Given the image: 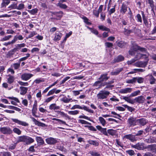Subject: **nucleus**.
Returning <instances> with one entry per match:
<instances>
[{
	"label": "nucleus",
	"instance_id": "nucleus-1",
	"mask_svg": "<svg viewBox=\"0 0 156 156\" xmlns=\"http://www.w3.org/2000/svg\"><path fill=\"white\" fill-rule=\"evenodd\" d=\"M25 45L26 44L25 43L17 44L16 47L5 53V58H13L15 53L18 51L21 48L24 47Z\"/></svg>",
	"mask_w": 156,
	"mask_h": 156
},
{
	"label": "nucleus",
	"instance_id": "nucleus-2",
	"mask_svg": "<svg viewBox=\"0 0 156 156\" xmlns=\"http://www.w3.org/2000/svg\"><path fill=\"white\" fill-rule=\"evenodd\" d=\"M141 14L143 20V23L144 25L147 28L149 29L150 28L151 26V23L149 19V21L148 20V18L147 16H145L144 12L141 11Z\"/></svg>",
	"mask_w": 156,
	"mask_h": 156
},
{
	"label": "nucleus",
	"instance_id": "nucleus-3",
	"mask_svg": "<svg viewBox=\"0 0 156 156\" xmlns=\"http://www.w3.org/2000/svg\"><path fill=\"white\" fill-rule=\"evenodd\" d=\"M78 108L81 109H83L85 111H87L89 112L93 113H94V111L91 109H89L86 106L83 105L82 107L80 106L79 105H73L71 108V109H75Z\"/></svg>",
	"mask_w": 156,
	"mask_h": 156
},
{
	"label": "nucleus",
	"instance_id": "nucleus-4",
	"mask_svg": "<svg viewBox=\"0 0 156 156\" xmlns=\"http://www.w3.org/2000/svg\"><path fill=\"white\" fill-rule=\"evenodd\" d=\"M127 122L129 127L137 125V119L136 118L134 117L133 116H130L128 119Z\"/></svg>",
	"mask_w": 156,
	"mask_h": 156
},
{
	"label": "nucleus",
	"instance_id": "nucleus-5",
	"mask_svg": "<svg viewBox=\"0 0 156 156\" xmlns=\"http://www.w3.org/2000/svg\"><path fill=\"white\" fill-rule=\"evenodd\" d=\"M109 93V91L101 90L97 94V96L98 99H103L106 98Z\"/></svg>",
	"mask_w": 156,
	"mask_h": 156
},
{
	"label": "nucleus",
	"instance_id": "nucleus-6",
	"mask_svg": "<svg viewBox=\"0 0 156 156\" xmlns=\"http://www.w3.org/2000/svg\"><path fill=\"white\" fill-rule=\"evenodd\" d=\"M58 139L50 137L45 139L46 142L48 144L50 145H55V144L59 142Z\"/></svg>",
	"mask_w": 156,
	"mask_h": 156
},
{
	"label": "nucleus",
	"instance_id": "nucleus-7",
	"mask_svg": "<svg viewBox=\"0 0 156 156\" xmlns=\"http://www.w3.org/2000/svg\"><path fill=\"white\" fill-rule=\"evenodd\" d=\"M0 131L4 134H10L12 133V131L9 127H3L0 128Z\"/></svg>",
	"mask_w": 156,
	"mask_h": 156
},
{
	"label": "nucleus",
	"instance_id": "nucleus-8",
	"mask_svg": "<svg viewBox=\"0 0 156 156\" xmlns=\"http://www.w3.org/2000/svg\"><path fill=\"white\" fill-rule=\"evenodd\" d=\"M52 15L56 17H53L52 18L54 20H60L63 16V12L62 11H60L58 12H52Z\"/></svg>",
	"mask_w": 156,
	"mask_h": 156
},
{
	"label": "nucleus",
	"instance_id": "nucleus-9",
	"mask_svg": "<svg viewBox=\"0 0 156 156\" xmlns=\"http://www.w3.org/2000/svg\"><path fill=\"white\" fill-rule=\"evenodd\" d=\"M11 120L13 122L24 126H27L29 125L26 122L17 119L11 118Z\"/></svg>",
	"mask_w": 156,
	"mask_h": 156
},
{
	"label": "nucleus",
	"instance_id": "nucleus-10",
	"mask_svg": "<svg viewBox=\"0 0 156 156\" xmlns=\"http://www.w3.org/2000/svg\"><path fill=\"white\" fill-rule=\"evenodd\" d=\"M125 60V57L123 55H120L115 58L113 61V63H115L123 61Z\"/></svg>",
	"mask_w": 156,
	"mask_h": 156
},
{
	"label": "nucleus",
	"instance_id": "nucleus-11",
	"mask_svg": "<svg viewBox=\"0 0 156 156\" xmlns=\"http://www.w3.org/2000/svg\"><path fill=\"white\" fill-rule=\"evenodd\" d=\"M37 103L36 101H35L33 105V108L32 109V115L36 117H38L39 116L36 115L37 111Z\"/></svg>",
	"mask_w": 156,
	"mask_h": 156
},
{
	"label": "nucleus",
	"instance_id": "nucleus-12",
	"mask_svg": "<svg viewBox=\"0 0 156 156\" xmlns=\"http://www.w3.org/2000/svg\"><path fill=\"white\" fill-rule=\"evenodd\" d=\"M135 58L137 59H144L146 61L148 62V56L146 54H143L140 53H137V54L136 55Z\"/></svg>",
	"mask_w": 156,
	"mask_h": 156
},
{
	"label": "nucleus",
	"instance_id": "nucleus-13",
	"mask_svg": "<svg viewBox=\"0 0 156 156\" xmlns=\"http://www.w3.org/2000/svg\"><path fill=\"white\" fill-rule=\"evenodd\" d=\"M108 75L107 73L102 74L99 78L98 80H100L102 82L104 81H106L110 78V77L108 76Z\"/></svg>",
	"mask_w": 156,
	"mask_h": 156
},
{
	"label": "nucleus",
	"instance_id": "nucleus-14",
	"mask_svg": "<svg viewBox=\"0 0 156 156\" xmlns=\"http://www.w3.org/2000/svg\"><path fill=\"white\" fill-rule=\"evenodd\" d=\"M33 76L32 74L29 73H24L21 76V79L27 81Z\"/></svg>",
	"mask_w": 156,
	"mask_h": 156
},
{
	"label": "nucleus",
	"instance_id": "nucleus-15",
	"mask_svg": "<svg viewBox=\"0 0 156 156\" xmlns=\"http://www.w3.org/2000/svg\"><path fill=\"white\" fill-rule=\"evenodd\" d=\"M148 123V120L144 118H141L139 119H137V125L141 126H144Z\"/></svg>",
	"mask_w": 156,
	"mask_h": 156
},
{
	"label": "nucleus",
	"instance_id": "nucleus-16",
	"mask_svg": "<svg viewBox=\"0 0 156 156\" xmlns=\"http://www.w3.org/2000/svg\"><path fill=\"white\" fill-rule=\"evenodd\" d=\"M135 148L139 150H143L144 149L147 148L148 151H151L152 152L156 153V147H134Z\"/></svg>",
	"mask_w": 156,
	"mask_h": 156
},
{
	"label": "nucleus",
	"instance_id": "nucleus-17",
	"mask_svg": "<svg viewBox=\"0 0 156 156\" xmlns=\"http://www.w3.org/2000/svg\"><path fill=\"white\" fill-rule=\"evenodd\" d=\"M117 44L118 47L121 48H124L128 46L127 42L122 41L118 42Z\"/></svg>",
	"mask_w": 156,
	"mask_h": 156
},
{
	"label": "nucleus",
	"instance_id": "nucleus-18",
	"mask_svg": "<svg viewBox=\"0 0 156 156\" xmlns=\"http://www.w3.org/2000/svg\"><path fill=\"white\" fill-rule=\"evenodd\" d=\"M96 127L97 129L100 131L103 134L107 136H108L106 128H103L99 125H97L96 126Z\"/></svg>",
	"mask_w": 156,
	"mask_h": 156
},
{
	"label": "nucleus",
	"instance_id": "nucleus-19",
	"mask_svg": "<svg viewBox=\"0 0 156 156\" xmlns=\"http://www.w3.org/2000/svg\"><path fill=\"white\" fill-rule=\"evenodd\" d=\"M30 118L32 119L34 123V124L36 125L42 127H44L46 126L45 124L38 121L33 117H30Z\"/></svg>",
	"mask_w": 156,
	"mask_h": 156
},
{
	"label": "nucleus",
	"instance_id": "nucleus-20",
	"mask_svg": "<svg viewBox=\"0 0 156 156\" xmlns=\"http://www.w3.org/2000/svg\"><path fill=\"white\" fill-rule=\"evenodd\" d=\"M105 86L104 83L101 82L100 80H98L96 81L93 84V86L94 87H97L96 89H99L101 88L102 87Z\"/></svg>",
	"mask_w": 156,
	"mask_h": 156
},
{
	"label": "nucleus",
	"instance_id": "nucleus-21",
	"mask_svg": "<svg viewBox=\"0 0 156 156\" xmlns=\"http://www.w3.org/2000/svg\"><path fill=\"white\" fill-rule=\"evenodd\" d=\"M62 35V33L59 31H57L55 34V37L53 40L55 41H57L60 40Z\"/></svg>",
	"mask_w": 156,
	"mask_h": 156
},
{
	"label": "nucleus",
	"instance_id": "nucleus-22",
	"mask_svg": "<svg viewBox=\"0 0 156 156\" xmlns=\"http://www.w3.org/2000/svg\"><path fill=\"white\" fill-rule=\"evenodd\" d=\"M123 138L130 140L131 142H133L136 140L134 136L131 134H126L124 135Z\"/></svg>",
	"mask_w": 156,
	"mask_h": 156
},
{
	"label": "nucleus",
	"instance_id": "nucleus-23",
	"mask_svg": "<svg viewBox=\"0 0 156 156\" xmlns=\"http://www.w3.org/2000/svg\"><path fill=\"white\" fill-rule=\"evenodd\" d=\"M86 27L88 29H89L90 31L92 33L98 36V37H101V35H98L99 32L96 29H94V28H90L89 26H86Z\"/></svg>",
	"mask_w": 156,
	"mask_h": 156
},
{
	"label": "nucleus",
	"instance_id": "nucleus-24",
	"mask_svg": "<svg viewBox=\"0 0 156 156\" xmlns=\"http://www.w3.org/2000/svg\"><path fill=\"white\" fill-rule=\"evenodd\" d=\"M134 100L136 101V102L138 103H143L144 102L145 99L144 96L142 95L138 96Z\"/></svg>",
	"mask_w": 156,
	"mask_h": 156
},
{
	"label": "nucleus",
	"instance_id": "nucleus-25",
	"mask_svg": "<svg viewBox=\"0 0 156 156\" xmlns=\"http://www.w3.org/2000/svg\"><path fill=\"white\" fill-rule=\"evenodd\" d=\"M147 61L142 62L140 61L137 62L136 64V66L140 67H145L147 65Z\"/></svg>",
	"mask_w": 156,
	"mask_h": 156
},
{
	"label": "nucleus",
	"instance_id": "nucleus-26",
	"mask_svg": "<svg viewBox=\"0 0 156 156\" xmlns=\"http://www.w3.org/2000/svg\"><path fill=\"white\" fill-rule=\"evenodd\" d=\"M127 5L123 3L120 8V12L122 14H124L127 11Z\"/></svg>",
	"mask_w": 156,
	"mask_h": 156
},
{
	"label": "nucleus",
	"instance_id": "nucleus-27",
	"mask_svg": "<svg viewBox=\"0 0 156 156\" xmlns=\"http://www.w3.org/2000/svg\"><path fill=\"white\" fill-rule=\"evenodd\" d=\"M148 79L151 84H154L155 83L156 79L152 75H149L147 76Z\"/></svg>",
	"mask_w": 156,
	"mask_h": 156
},
{
	"label": "nucleus",
	"instance_id": "nucleus-28",
	"mask_svg": "<svg viewBox=\"0 0 156 156\" xmlns=\"http://www.w3.org/2000/svg\"><path fill=\"white\" fill-rule=\"evenodd\" d=\"M20 94L22 95L25 94L27 93L28 89L27 87H20Z\"/></svg>",
	"mask_w": 156,
	"mask_h": 156
},
{
	"label": "nucleus",
	"instance_id": "nucleus-29",
	"mask_svg": "<svg viewBox=\"0 0 156 156\" xmlns=\"http://www.w3.org/2000/svg\"><path fill=\"white\" fill-rule=\"evenodd\" d=\"M36 139L39 145H42L44 144V140L41 137L37 136Z\"/></svg>",
	"mask_w": 156,
	"mask_h": 156
},
{
	"label": "nucleus",
	"instance_id": "nucleus-30",
	"mask_svg": "<svg viewBox=\"0 0 156 156\" xmlns=\"http://www.w3.org/2000/svg\"><path fill=\"white\" fill-rule=\"evenodd\" d=\"M49 108L51 110H54L55 111L56 110L59 109L60 107L59 106H57L55 103L51 104L49 107Z\"/></svg>",
	"mask_w": 156,
	"mask_h": 156
},
{
	"label": "nucleus",
	"instance_id": "nucleus-31",
	"mask_svg": "<svg viewBox=\"0 0 156 156\" xmlns=\"http://www.w3.org/2000/svg\"><path fill=\"white\" fill-rule=\"evenodd\" d=\"M130 96L129 97L123 96L122 98H121V99L124 100L126 101L129 103L133 104L134 102L133 100L130 99Z\"/></svg>",
	"mask_w": 156,
	"mask_h": 156
},
{
	"label": "nucleus",
	"instance_id": "nucleus-32",
	"mask_svg": "<svg viewBox=\"0 0 156 156\" xmlns=\"http://www.w3.org/2000/svg\"><path fill=\"white\" fill-rule=\"evenodd\" d=\"M10 2V0H2L1 5L2 8H5L6 6L8 5Z\"/></svg>",
	"mask_w": 156,
	"mask_h": 156
},
{
	"label": "nucleus",
	"instance_id": "nucleus-33",
	"mask_svg": "<svg viewBox=\"0 0 156 156\" xmlns=\"http://www.w3.org/2000/svg\"><path fill=\"white\" fill-rule=\"evenodd\" d=\"M34 139L31 137L27 136L25 143L27 145H28L34 142Z\"/></svg>",
	"mask_w": 156,
	"mask_h": 156
},
{
	"label": "nucleus",
	"instance_id": "nucleus-34",
	"mask_svg": "<svg viewBox=\"0 0 156 156\" xmlns=\"http://www.w3.org/2000/svg\"><path fill=\"white\" fill-rule=\"evenodd\" d=\"M123 70V68H118L115 71L111 72V75H117Z\"/></svg>",
	"mask_w": 156,
	"mask_h": 156
},
{
	"label": "nucleus",
	"instance_id": "nucleus-35",
	"mask_svg": "<svg viewBox=\"0 0 156 156\" xmlns=\"http://www.w3.org/2000/svg\"><path fill=\"white\" fill-rule=\"evenodd\" d=\"M82 18L84 22L87 25H91L92 23L90 20L87 18L86 16H83Z\"/></svg>",
	"mask_w": 156,
	"mask_h": 156
},
{
	"label": "nucleus",
	"instance_id": "nucleus-36",
	"mask_svg": "<svg viewBox=\"0 0 156 156\" xmlns=\"http://www.w3.org/2000/svg\"><path fill=\"white\" fill-rule=\"evenodd\" d=\"M132 90V89L131 88L127 87L124 89H122L121 92L123 94H126L128 93H130Z\"/></svg>",
	"mask_w": 156,
	"mask_h": 156
},
{
	"label": "nucleus",
	"instance_id": "nucleus-37",
	"mask_svg": "<svg viewBox=\"0 0 156 156\" xmlns=\"http://www.w3.org/2000/svg\"><path fill=\"white\" fill-rule=\"evenodd\" d=\"M9 77L7 78V83L10 84L12 83L15 80L14 77L11 75H9L8 76Z\"/></svg>",
	"mask_w": 156,
	"mask_h": 156
},
{
	"label": "nucleus",
	"instance_id": "nucleus-38",
	"mask_svg": "<svg viewBox=\"0 0 156 156\" xmlns=\"http://www.w3.org/2000/svg\"><path fill=\"white\" fill-rule=\"evenodd\" d=\"M132 32V31L131 30H128L125 28H124L123 33L126 36H129Z\"/></svg>",
	"mask_w": 156,
	"mask_h": 156
},
{
	"label": "nucleus",
	"instance_id": "nucleus-39",
	"mask_svg": "<svg viewBox=\"0 0 156 156\" xmlns=\"http://www.w3.org/2000/svg\"><path fill=\"white\" fill-rule=\"evenodd\" d=\"M17 2H14L8 7L9 10L13 9H16L17 8Z\"/></svg>",
	"mask_w": 156,
	"mask_h": 156
},
{
	"label": "nucleus",
	"instance_id": "nucleus-40",
	"mask_svg": "<svg viewBox=\"0 0 156 156\" xmlns=\"http://www.w3.org/2000/svg\"><path fill=\"white\" fill-rule=\"evenodd\" d=\"M27 136H19L18 139V141L19 142H24L26 143Z\"/></svg>",
	"mask_w": 156,
	"mask_h": 156
},
{
	"label": "nucleus",
	"instance_id": "nucleus-41",
	"mask_svg": "<svg viewBox=\"0 0 156 156\" xmlns=\"http://www.w3.org/2000/svg\"><path fill=\"white\" fill-rule=\"evenodd\" d=\"M98 27L100 30L102 31H106L108 32L110 31V29L103 25H100L98 26Z\"/></svg>",
	"mask_w": 156,
	"mask_h": 156
},
{
	"label": "nucleus",
	"instance_id": "nucleus-42",
	"mask_svg": "<svg viewBox=\"0 0 156 156\" xmlns=\"http://www.w3.org/2000/svg\"><path fill=\"white\" fill-rule=\"evenodd\" d=\"M116 133V130H114L113 129H110L107 130V133L112 136L115 135Z\"/></svg>",
	"mask_w": 156,
	"mask_h": 156
},
{
	"label": "nucleus",
	"instance_id": "nucleus-43",
	"mask_svg": "<svg viewBox=\"0 0 156 156\" xmlns=\"http://www.w3.org/2000/svg\"><path fill=\"white\" fill-rule=\"evenodd\" d=\"M122 106L125 108H127L128 110L132 112L135 111V109L129 106L126 105H122Z\"/></svg>",
	"mask_w": 156,
	"mask_h": 156
},
{
	"label": "nucleus",
	"instance_id": "nucleus-44",
	"mask_svg": "<svg viewBox=\"0 0 156 156\" xmlns=\"http://www.w3.org/2000/svg\"><path fill=\"white\" fill-rule=\"evenodd\" d=\"M136 20L138 22L142 23V17L140 14L138 13L135 16Z\"/></svg>",
	"mask_w": 156,
	"mask_h": 156
},
{
	"label": "nucleus",
	"instance_id": "nucleus-45",
	"mask_svg": "<svg viewBox=\"0 0 156 156\" xmlns=\"http://www.w3.org/2000/svg\"><path fill=\"white\" fill-rule=\"evenodd\" d=\"M84 127L87 128L89 130L91 131L95 132L97 131L96 129L92 126L85 125Z\"/></svg>",
	"mask_w": 156,
	"mask_h": 156
},
{
	"label": "nucleus",
	"instance_id": "nucleus-46",
	"mask_svg": "<svg viewBox=\"0 0 156 156\" xmlns=\"http://www.w3.org/2000/svg\"><path fill=\"white\" fill-rule=\"evenodd\" d=\"M136 79L135 77H133L131 79L128 80H126V83H133L136 82Z\"/></svg>",
	"mask_w": 156,
	"mask_h": 156
},
{
	"label": "nucleus",
	"instance_id": "nucleus-47",
	"mask_svg": "<svg viewBox=\"0 0 156 156\" xmlns=\"http://www.w3.org/2000/svg\"><path fill=\"white\" fill-rule=\"evenodd\" d=\"M99 120L103 126H105L106 124L105 120L102 117H99L98 118Z\"/></svg>",
	"mask_w": 156,
	"mask_h": 156
},
{
	"label": "nucleus",
	"instance_id": "nucleus-48",
	"mask_svg": "<svg viewBox=\"0 0 156 156\" xmlns=\"http://www.w3.org/2000/svg\"><path fill=\"white\" fill-rule=\"evenodd\" d=\"M38 9L35 8L32 9L31 10H28V12L31 15H34L37 14L38 12Z\"/></svg>",
	"mask_w": 156,
	"mask_h": 156
},
{
	"label": "nucleus",
	"instance_id": "nucleus-49",
	"mask_svg": "<svg viewBox=\"0 0 156 156\" xmlns=\"http://www.w3.org/2000/svg\"><path fill=\"white\" fill-rule=\"evenodd\" d=\"M57 6L60 8L66 9L68 8L67 6L65 4H62L60 3H58L57 4Z\"/></svg>",
	"mask_w": 156,
	"mask_h": 156
},
{
	"label": "nucleus",
	"instance_id": "nucleus-50",
	"mask_svg": "<svg viewBox=\"0 0 156 156\" xmlns=\"http://www.w3.org/2000/svg\"><path fill=\"white\" fill-rule=\"evenodd\" d=\"M78 121L79 123H80L82 124H88L89 125L91 124L90 123L83 119H79Z\"/></svg>",
	"mask_w": 156,
	"mask_h": 156
},
{
	"label": "nucleus",
	"instance_id": "nucleus-51",
	"mask_svg": "<svg viewBox=\"0 0 156 156\" xmlns=\"http://www.w3.org/2000/svg\"><path fill=\"white\" fill-rule=\"evenodd\" d=\"M72 100V98H68L66 97L62 98V101L65 103H68Z\"/></svg>",
	"mask_w": 156,
	"mask_h": 156
},
{
	"label": "nucleus",
	"instance_id": "nucleus-52",
	"mask_svg": "<svg viewBox=\"0 0 156 156\" xmlns=\"http://www.w3.org/2000/svg\"><path fill=\"white\" fill-rule=\"evenodd\" d=\"M79 112V111L76 110L74 111H69L68 112V114L70 115H75L78 114Z\"/></svg>",
	"mask_w": 156,
	"mask_h": 156
},
{
	"label": "nucleus",
	"instance_id": "nucleus-53",
	"mask_svg": "<svg viewBox=\"0 0 156 156\" xmlns=\"http://www.w3.org/2000/svg\"><path fill=\"white\" fill-rule=\"evenodd\" d=\"M44 80L43 78H37L34 80V82L36 84H39L41 82H43L44 81Z\"/></svg>",
	"mask_w": 156,
	"mask_h": 156
},
{
	"label": "nucleus",
	"instance_id": "nucleus-54",
	"mask_svg": "<svg viewBox=\"0 0 156 156\" xmlns=\"http://www.w3.org/2000/svg\"><path fill=\"white\" fill-rule=\"evenodd\" d=\"M140 93V90H137L131 93L130 95V97H134L137 96Z\"/></svg>",
	"mask_w": 156,
	"mask_h": 156
},
{
	"label": "nucleus",
	"instance_id": "nucleus-55",
	"mask_svg": "<svg viewBox=\"0 0 156 156\" xmlns=\"http://www.w3.org/2000/svg\"><path fill=\"white\" fill-rule=\"evenodd\" d=\"M136 79V82H137L139 83H143L144 81V79L141 77H135Z\"/></svg>",
	"mask_w": 156,
	"mask_h": 156
},
{
	"label": "nucleus",
	"instance_id": "nucleus-56",
	"mask_svg": "<svg viewBox=\"0 0 156 156\" xmlns=\"http://www.w3.org/2000/svg\"><path fill=\"white\" fill-rule=\"evenodd\" d=\"M13 130L14 133L18 135H20L21 134V131L18 128H15L13 129Z\"/></svg>",
	"mask_w": 156,
	"mask_h": 156
},
{
	"label": "nucleus",
	"instance_id": "nucleus-57",
	"mask_svg": "<svg viewBox=\"0 0 156 156\" xmlns=\"http://www.w3.org/2000/svg\"><path fill=\"white\" fill-rule=\"evenodd\" d=\"M89 153L92 156H100V154L95 151H90Z\"/></svg>",
	"mask_w": 156,
	"mask_h": 156
},
{
	"label": "nucleus",
	"instance_id": "nucleus-58",
	"mask_svg": "<svg viewBox=\"0 0 156 156\" xmlns=\"http://www.w3.org/2000/svg\"><path fill=\"white\" fill-rule=\"evenodd\" d=\"M89 143L91 145H93L95 146H98V143L95 140H90L89 141Z\"/></svg>",
	"mask_w": 156,
	"mask_h": 156
},
{
	"label": "nucleus",
	"instance_id": "nucleus-59",
	"mask_svg": "<svg viewBox=\"0 0 156 156\" xmlns=\"http://www.w3.org/2000/svg\"><path fill=\"white\" fill-rule=\"evenodd\" d=\"M82 115H80L79 116V118L80 119H87L88 120L91 121L90 118L85 116L83 114H82Z\"/></svg>",
	"mask_w": 156,
	"mask_h": 156
},
{
	"label": "nucleus",
	"instance_id": "nucleus-60",
	"mask_svg": "<svg viewBox=\"0 0 156 156\" xmlns=\"http://www.w3.org/2000/svg\"><path fill=\"white\" fill-rule=\"evenodd\" d=\"M56 96L54 95H53L52 96H51V97H49L48 98H47L45 101V102H47V103H48L49 102H50V101H51L52 99H54V98H55Z\"/></svg>",
	"mask_w": 156,
	"mask_h": 156
},
{
	"label": "nucleus",
	"instance_id": "nucleus-61",
	"mask_svg": "<svg viewBox=\"0 0 156 156\" xmlns=\"http://www.w3.org/2000/svg\"><path fill=\"white\" fill-rule=\"evenodd\" d=\"M2 156H11V154L9 152H3L1 153Z\"/></svg>",
	"mask_w": 156,
	"mask_h": 156
},
{
	"label": "nucleus",
	"instance_id": "nucleus-62",
	"mask_svg": "<svg viewBox=\"0 0 156 156\" xmlns=\"http://www.w3.org/2000/svg\"><path fill=\"white\" fill-rule=\"evenodd\" d=\"M56 88H54L52 89L51 90H50L47 94V96H49L51 95H52L55 92V90H56Z\"/></svg>",
	"mask_w": 156,
	"mask_h": 156
},
{
	"label": "nucleus",
	"instance_id": "nucleus-63",
	"mask_svg": "<svg viewBox=\"0 0 156 156\" xmlns=\"http://www.w3.org/2000/svg\"><path fill=\"white\" fill-rule=\"evenodd\" d=\"M20 66V63H14L13 64V66L15 69H17Z\"/></svg>",
	"mask_w": 156,
	"mask_h": 156
},
{
	"label": "nucleus",
	"instance_id": "nucleus-64",
	"mask_svg": "<svg viewBox=\"0 0 156 156\" xmlns=\"http://www.w3.org/2000/svg\"><path fill=\"white\" fill-rule=\"evenodd\" d=\"M128 53L129 55L133 56L135 55V51L131 48L129 51Z\"/></svg>",
	"mask_w": 156,
	"mask_h": 156
}]
</instances>
